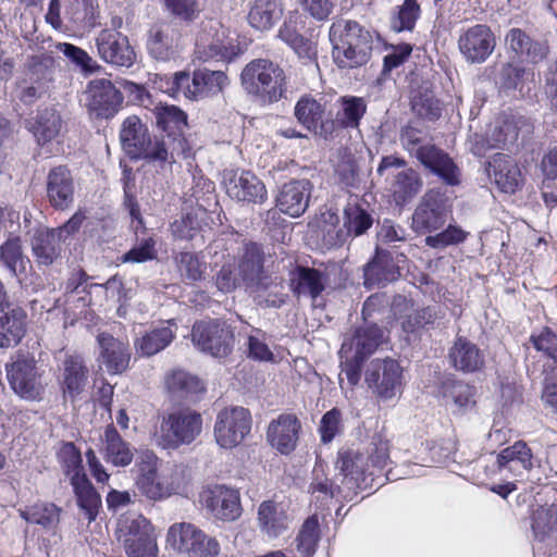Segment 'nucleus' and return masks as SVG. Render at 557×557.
<instances>
[{
	"label": "nucleus",
	"instance_id": "nucleus-1",
	"mask_svg": "<svg viewBox=\"0 0 557 557\" xmlns=\"http://www.w3.org/2000/svg\"><path fill=\"white\" fill-rule=\"evenodd\" d=\"M389 449V441L375 434L366 450L354 446L339 448L336 468L345 479L354 482L356 488L377 490L392 480L391 469H387L392 462Z\"/></svg>",
	"mask_w": 557,
	"mask_h": 557
},
{
	"label": "nucleus",
	"instance_id": "nucleus-2",
	"mask_svg": "<svg viewBox=\"0 0 557 557\" xmlns=\"http://www.w3.org/2000/svg\"><path fill=\"white\" fill-rule=\"evenodd\" d=\"M332 54L339 69H357L366 65L372 51L370 32L352 20L334 21L329 30Z\"/></svg>",
	"mask_w": 557,
	"mask_h": 557
},
{
	"label": "nucleus",
	"instance_id": "nucleus-3",
	"mask_svg": "<svg viewBox=\"0 0 557 557\" xmlns=\"http://www.w3.org/2000/svg\"><path fill=\"white\" fill-rule=\"evenodd\" d=\"M240 84L247 95L263 104H273L285 98L288 78L284 69L270 59L248 62L240 73Z\"/></svg>",
	"mask_w": 557,
	"mask_h": 557
},
{
	"label": "nucleus",
	"instance_id": "nucleus-4",
	"mask_svg": "<svg viewBox=\"0 0 557 557\" xmlns=\"http://www.w3.org/2000/svg\"><path fill=\"white\" fill-rule=\"evenodd\" d=\"M119 138L123 151L131 160L160 164L170 161L169 148L163 137L151 134L148 125L136 114L123 120Z\"/></svg>",
	"mask_w": 557,
	"mask_h": 557
},
{
	"label": "nucleus",
	"instance_id": "nucleus-5",
	"mask_svg": "<svg viewBox=\"0 0 557 557\" xmlns=\"http://www.w3.org/2000/svg\"><path fill=\"white\" fill-rule=\"evenodd\" d=\"M421 129L406 125L400 131L403 147L410 153L414 150L417 160L437 176L446 186L455 187L461 184V170L455 160L444 149L435 144L421 145Z\"/></svg>",
	"mask_w": 557,
	"mask_h": 557
},
{
	"label": "nucleus",
	"instance_id": "nucleus-6",
	"mask_svg": "<svg viewBox=\"0 0 557 557\" xmlns=\"http://www.w3.org/2000/svg\"><path fill=\"white\" fill-rule=\"evenodd\" d=\"M55 60L49 52L30 55L24 64L23 75L15 81V98L30 107L49 94L54 81Z\"/></svg>",
	"mask_w": 557,
	"mask_h": 557
},
{
	"label": "nucleus",
	"instance_id": "nucleus-7",
	"mask_svg": "<svg viewBox=\"0 0 557 557\" xmlns=\"http://www.w3.org/2000/svg\"><path fill=\"white\" fill-rule=\"evenodd\" d=\"M203 419L199 411L190 407L172 410L162 417L158 445L164 449H177L191 444L202 432Z\"/></svg>",
	"mask_w": 557,
	"mask_h": 557
},
{
	"label": "nucleus",
	"instance_id": "nucleus-8",
	"mask_svg": "<svg viewBox=\"0 0 557 557\" xmlns=\"http://www.w3.org/2000/svg\"><path fill=\"white\" fill-rule=\"evenodd\" d=\"M152 114L157 129L162 133L161 137L169 140V163L174 162L175 156L189 158L191 146L186 136L189 128L187 113L175 104L160 102L152 109Z\"/></svg>",
	"mask_w": 557,
	"mask_h": 557
},
{
	"label": "nucleus",
	"instance_id": "nucleus-9",
	"mask_svg": "<svg viewBox=\"0 0 557 557\" xmlns=\"http://www.w3.org/2000/svg\"><path fill=\"white\" fill-rule=\"evenodd\" d=\"M5 372L9 386L20 398L28 401H40L44 398V371L29 352L18 351L5 364Z\"/></svg>",
	"mask_w": 557,
	"mask_h": 557
},
{
	"label": "nucleus",
	"instance_id": "nucleus-10",
	"mask_svg": "<svg viewBox=\"0 0 557 557\" xmlns=\"http://www.w3.org/2000/svg\"><path fill=\"white\" fill-rule=\"evenodd\" d=\"M191 342L202 352L215 358H225L232 354L235 335L232 326L222 319L196 321L191 326Z\"/></svg>",
	"mask_w": 557,
	"mask_h": 557
},
{
	"label": "nucleus",
	"instance_id": "nucleus-11",
	"mask_svg": "<svg viewBox=\"0 0 557 557\" xmlns=\"http://www.w3.org/2000/svg\"><path fill=\"white\" fill-rule=\"evenodd\" d=\"M323 215L324 221L333 226L326 231L324 239L336 248L344 246L350 238L363 235L373 224L371 214L358 203H348L344 208L342 227L336 228L339 223L336 212L329 210Z\"/></svg>",
	"mask_w": 557,
	"mask_h": 557
},
{
	"label": "nucleus",
	"instance_id": "nucleus-12",
	"mask_svg": "<svg viewBox=\"0 0 557 557\" xmlns=\"http://www.w3.org/2000/svg\"><path fill=\"white\" fill-rule=\"evenodd\" d=\"M166 544L188 557H218L220 543L193 523L180 522L169 528Z\"/></svg>",
	"mask_w": 557,
	"mask_h": 557
},
{
	"label": "nucleus",
	"instance_id": "nucleus-13",
	"mask_svg": "<svg viewBox=\"0 0 557 557\" xmlns=\"http://www.w3.org/2000/svg\"><path fill=\"white\" fill-rule=\"evenodd\" d=\"M117 533L128 557H157L154 528L143 515L120 519Z\"/></svg>",
	"mask_w": 557,
	"mask_h": 557
},
{
	"label": "nucleus",
	"instance_id": "nucleus-14",
	"mask_svg": "<svg viewBox=\"0 0 557 557\" xmlns=\"http://www.w3.org/2000/svg\"><path fill=\"white\" fill-rule=\"evenodd\" d=\"M453 205L442 187L429 189L412 215V227L419 234H431L444 226Z\"/></svg>",
	"mask_w": 557,
	"mask_h": 557
},
{
	"label": "nucleus",
	"instance_id": "nucleus-15",
	"mask_svg": "<svg viewBox=\"0 0 557 557\" xmlns=\"http://www.w3.org/2000/svg\"><path fill=\"white\" fill-rule=\"evenodd\" d=\"M294 115L297 122L310 133L323 138L334 134L333 113L324 97L302 95L295 104Z\"/></svg>",
	"mask_w": 557,
	"mask_h": 557
},
{
	"label": "nucleus",
	"instance_id": "nucleus-16",
	"mask_svg": "<svg viewBox=\"0 0 557 557\" xmlns=\"http://www.w3.org/2000/svg\"><path fill=\"white\" fill-rule=\"evenodd\" d=\"M250 411L244 407H230L221 410L214 424V437L222 448L238 446L251 430Z\"/></svg>",
	"mask_w": 557,
	"mask_h": 557
},
{
	"label": "nucleus",
	"instance_id": "nucleus-17",
	"mask_svg": "<svg viewBox=\"0 0 557 557\" xmlns=\"http://www.w3.org/2000/svg\"><path fill=\"white\" fill-rule=\"evenodd\" d=\"M364 380L379 398L392 399L403 389V368L392 358L375 359L367 369Z\"/></svg>",
	"mask_w": 557,
	"mask_h": 557
},
{
	"label": "nucleus",
	"instance_id": "nucleus-18",
	"mask_svg": "<svg viewBox=\"0 0 557 557\" xmlns=\"http://www.w3.org/2000/svg\"><path fill=\"white\" fill-rule=\"evenodd\" d=\"M87 110L98 120H111L123 108L124 96L115 85L106 78L90 81L87 85Z\"/></svg>",
	"mask_w": 557,
	"mask_h": 557
},
{
	"label": "nucleus",
	"instance_id": "nucleus-19",
	"mask_svg": "<svg viewBox=\"0 0 557 557\" xmlns=\"http://www.w3.org/2000/svg\"><path fill=\"white\" fill-rule=\"evenodd\" d=\"M97 362L109 375H121L131 368L132 348L128 339L115 337L109 332L96 336Z\"/></svg>",
	"mask_w": 557,
	"mask_h": 557
},
{
	"label": "nucleus",
	"instance_id": "nucleus-20",
	"mask_svg": "<svg viewBox=\"0 0 557 557\" xmlns=\"http://www.w3.org/2000/svg\"><path fill=\"white\" fill-rule=\"evenodd\" d=\"M59 386L63 398L74 401L85 391L89 369L84 356L79 352H65L58 367Z\"/></svg>",
	"mask_w": 557,
	"mask_h": 557
},
{
	"label": "nucleus",
	"instance_id": "nucleus-21",
	"mask_svg": "<svg viewBox=\"0 0 557 557\" xmlns=\"http://www.w3.org/2000/svg\"><path fill=\"white\" fill-rule=\"evenodd\" d=\"M302 424L294 412L280 413L267 428V441L277 453L284 456L293 454L300 438Z\"/></svg>",
	"mask_w": 557,
	"mask_h": 557
},
{
	"label": "nucleus",
	"instance_id": "nucleus-22",
	"mask_svg": "<svg viewBox=\"0 0 557 557\" xmlns=\"http://www.w3.org/2000/svg\"><path fill=\"white\" fill-rule=\"evenodd\" d=\"M74 175L66 164L52 166L46 177V198L55 211L69 210L75 201Z\"/></svg>",
	"mask_w": 557,
	"mask_h": 557
},
{
	"label": "nucleus",
	"instance_id": "nucleus-23",
	"mask_svg": "<svg viewBox=\"0 0 557 557\" xmlns=\"http://www.w3.org/2000/svg\"><path fill=\"white\" fill-rule=\"evenodd\" d=\"M96 47L99 57L111 65L131 67L136 61V53L128 37L119 30H100L96 37Z\"/></svg>",
	"mask_w": 557,
	"mask_h": 557
},
{
	"label": "nucleus",
	"instance_id": "nucleus-24",
	"mask_svg": "<svg viewBox=\"0 0 557 557\" xmlns=\"http://www.w3.org/2000/svg\"><path fill=\"white\" fill-rule=\"evenodd\" d=\"M496 46V38L491 27L485 24H475L458 38L460 53L468 62L483 63L492 54Z\"/></svg>",
	"mask_w": 557,
	"mask_h": 557
},
{
	"label": "nucleus",
	"instance_id": "nucleus-25",
	"mask_svg": "<svg viewBox=\"0 0 557 557\" xmlns=\"http://www.w3.org/2000/svg\"><path fill=\"white\" fill-rule=\"evenodd\" d=\"M163 389L170 400L196 403L206 393V385L197 375L172 369L163 376Z\"/></svg>",
	"mask_w": 557,
	"mask_h": 557
},
{
	"label": "nucleus",
	"instance_id": "nucleus-26",
	"mask_svg": "<svg viewBox=\"0 0 557 557\" xmlns=\"http://www.w3.org/2000/svg\"><path fill=\"white\" fill-rule=\"evenodd\" d=\"M226 194L238 201L262 203L268 198L264 184L251 171H231L224 176Z\"/></svg>",
	"mask_w": 557,
	"mask_h": 557
},
{
	"label": "nucleus",
	"instance_id": "nucleus-27",
	"mask_svg": "<svg viewBox=\"0 0 557 557\" xmlns=\"http://www.w3.org/2000/svg\"><path fill=\"white\" fill-rule=\"evenodd\" d=\"M206 508L219 520L234 521L242 515L239 493L225 485H214L203 492Z\"/></svg>",
	"mask_w": 557,
	"mask_h": 557
},
{
	"label": "nucleus",
	"instance_id": "nucleus-28",
	"mask_svg": "<svg viewBox=\"0 0 557 557\" xmlns=\"http://www.w3.org/2000/svg\"><path fill=\"white\" fill-rule=\"evenodd\" d=\"M400 269L391 251L376 249L374 256L363 268L366 288L385 287L400 277Z\"/></svg>",
	"mask_w": 557,
	"mask_h": 557
},
{
	"label": "nucleus",
	"instance_id": "nucleus-29",
	"mask_svg": "<svg viewBox=\"0 0 557 557\" xmlns=\"http://www.w3.org/2000/svg\"><path fill=\"white\" fill-rule=\"evenodd\" d=\"M228 84L230 78L224 71L197 69L191 76L189 75L185 98L189 100L211 98L222 94Z\"/></svg>",
	"mask_w": 557,
	"mask_h": 557
},
{
	"label": "nucleus",
	"instance_id": "nucleus-30",
	"mask_svg": "<svg viewBox=\"0 0 557 557\" xmlns=\"http://www.w3.org/2000/svg\"><path fill=\"white\" fill-rule=\"evenodd\" d=\"M312 184L308 180H292L285 183L276 197V207L292 218L302 215L310 201Z\"/></svg>",
	"mask_w": 557,
	"mask_h": 557
},
{
	"label": "nucleus",
	"instance_id": "nucleus-31",
	"mask_svg": "<svg viewBox=\"0 0 557 557\" xmlns=\"http://www.w3.org/2000/svg\"><path fill=\"white\" fill-rule=\"evenodd\" d=\"M450 366L462 373L480 372L485 368V356L476 344L468 337L456 336L448 349Z\"/></svg>",
	"mask_w": 557,
	"mask_h": 557
},
{
	"label": "nucleus",
	"instance_id": "nucleus-32",
	"mask_svg": "<svg viewBox=\"0 0 557 557\" xmlns=\"http://www.w3.org/2000/svg\"><path fill=\"white\" fill-rule=\"evenodd\" d=\"M100 442V453L107 463L125 468L133 462L135 448L123 438L113 423L104 428Z\"/></svg>",
	"mask_w": 557,
	"mask_h": 557
},
{
	"label": "nucleus",
	"instance_id": "nucleus-33",
	"mask_svg": "<svg viewBox=\"0 0 557 557\" xmlns=\"http://www.w3.org/2000/svg\"><path fill=\"white\" fill-rule=\"evenodd\" d=\"M175 319L166 320L162 325L146 331L134 339V348L139 357H152L169 347L176 337Z\"/></svg>",
	"mask_w": 557,
	"mask_h": 557
},
{
	"label": "nucleus",
	"instance_id": "nucleus-34",
	"mask_svg": "<svg viewBox=\"0 0 557 557\" xmlns=\"http://www.w3.org/2000/svg\"><path fill=\"white\" fill-rule=\"evenodd\" d=\"M488 165L492 169L491 175L502 193L512 195L522 188L524 177L515 159L498 152L492 157Z\"/></svg>",
	"mask_w": 557,
	"mask_h": 557
},
{
	"label": "nucleus",
	"instance_id": "nucleus-35",
	"mask_svg": "<svg viewBox=\"0 0 557 557\" xmlns=\"http://www.w3.org/2000/svg\"><path fill=\"white\" fill-rule=\"evenodd\" d=\"M26 312L20 307H11L9 301L0 307L1 348L20 344L26 333Z\"/></svg>",
	"mask_w": 557,
	"mask_h": 557
},
{
	"label": "nucleus",
	"instance_id": "nucleus-36",
	"mask_svg": "<svg viewBox=\"0 0 557 557\" xmlns=\"http://www.w3.org/2000/svg\"><path fill=\"white\" fill-rule=\"evenodd\" d=\"M176 29L168 22L153 24L148 30L147 49L149 54L160 61H169L174 58Z\"/></svg>",
	"mask_w": 557,
	"mask_h": 557
},
{
	"label": "nucleus",
	"instance_id": "nucleus-37",
	"mask_svg": "<svg viewBox=\"0 0 557 557\" xmlns=\"http://www.w3.org/2000/svg\"><path fill=\"white\" fill-rule=\"evenodd\" d=\"M284 0H253L250 3L247 22L258 32L271 30L283 17Z\"/></svg>",
	"mask_w": 557,
	"mask_h": 557
},
{
	"label": "nucleus",
	"instance_id": "nucleus-38",
	"mask_svg": "<svg viewBox=\"0 0 557 557\" xmlns=\"http://www.w3.org/2000/svg\"><path fill=\"white\" fill-rule=\"evenodd\" d=\"M326 274L315 268L297 265L289 280L294 296H309L317 299L325 289Z\"/></svg>",
	"mask_w": 557,
	"mask_h": 557
},
{
	"label": "nucleus",
	"instance_id": "nucleus-39",
	"mask_svg": "<svg viewBox=\"0 0 557 557\" xmlns=\"http://www.w3.org/2000/svg\"><path fill=\"white\" fill-rule=\"evenodd\" d=\"M264 261L265 255L261 244L244 243L237 265L242 280L249 285H258L263 278Z\"/></svg>",
	"mask_w": 557,
	"mask_h": 557
},
{
	"label": "nucleus",
	"instance_id": "nucleus-40",
	"mask_svg": "<svg viewBox=\"0 0 557 557\" xmlns=\"http://www.w3.org/2000/svg\"><path fill=\"white\" fill-rule=\"evenodd\" d=\"M444 313L436 306H423L399 315L400 327L408 335L433 330Z\"/></svg>",
	"mask_w": 557,
	"mask_h": 557
},
{
	"label": "nucleus",
	"instance_id": "nucleus-41",
	"mask_svg": "<svg viewBox=\"0 0 557 557\" xmlns=\"http://www.w3.org/2000/svg\"><path fill=\"white\" fill-rule=\"evenodd\" d=\"M77 506L84 511L89 522L97 519L102 502L101 496L88 479L87 474L75 476L71 483Z\"/></svg>",
	"mask_w": 557,
	"mask_h": 557
},
{
	"label": "nucleus",
	"instance_id": "nucleus-42",
	"mask_svg": "<svg viewBox=\"0 0 557 557\" xmlns=\"http://www.w3.org/2000/svg\"><path fill=\"white\" fill-rule=\"evenodd\" d=\"M32 250L38 264H52L62 251L60 234L57 230L37 231L32 240Z\"/></svg>",
	"mask_w": 557,
	"mask_h": 557
},
{
	"label": "nucleus",
	"instance_id": "nucleus-43",
	"mask_svg": "<svg viewBox=\"0 0 557 557\" xmlns=\"http://www.w3.org/2000/svg\"><path fill=\"white\" fill-rule=\"evenodd\" d=\"M341 109L333 117L334 133L337 129L357 128L367 113V102L362 97L342 96L337 100Z\"/></svg>",
	"mask_w": 557,
	"mask_h": 557
},
{
	"label": "nucleus",
	"instance_id": "nucleus-44",
	"mask_svg": "<svg viewBox=\"0 0 557 557\" xmlns=\"http://www.w3.org/2000/svg\"><path fill=\"white\" fill-rule=\"evenodd\" d=\"M61 511L55 504L44 500L17 509L18 516L27 523L40 525L46 530L57 528Z\"/></svg>",
	"mask_w": 557,
	"mask_h": 557
},
{
	"label": "nucleus",
	"instance_id": "nucleus-45",
	"mask_svg": "<svg viewBox=\"0 0 557 557\" xmlns=\"http://www.w3.org/2000/svg\"><path fill=\"white\" fill-rule=\"evenodd\" d=\"M510 49L519 57H525L532 63H539L547 55V48L534 41L524 30L511 28L506 35Z\"/></svg>",
	"mask_w": 557,
	"mask_h": 557
},
{
	"label": "nucleus",
	"instance_id": "nucleus-46",
	"mask_svg": "<svg viewBox=\"0 0 557 557\" xmlns=\"http://www.w3.org/2000/svg\"><path fill=\"white\" fill-rule=\"evenodd\" d=\"M28 129L34 134L39 145L51 141L60 132L61 117L53 109L38 110L35 117L27 122Z\"/></svg>",
	"mask_w": 557,
	"mask_h": 557
},
{
	"label": "nucleus",
	"instance_id": "nucleus-47",
	"mask_svg": "<svg viewBox=\"0 0 557 557\" xmlns=\"http://www.w3.org/2000/svg\"><path fill=\"white\" fill-rule=\"evenodd\" d=\"M261 530L270 537H276L287 529L286 512L274 500H264L258 509Z\"/></svg>",
	"mask_w": 557,
	"mask_h": 557
},
{
	"label": "nucleus",
	"instance_id": "nucleus-48",
	"mask_svg": "<svg viewBox=\"0 0 557 557\" xmlns=\"http://www.w3.org/2000/svg\"><path fill=\"white\" fill-rule=\"evenodd\" d=\"M423 182L419 173L414 169L408 168L396 175L392 186L393 198L397 205H405L419 194Z\"/></svg>",
	"mask_w": 557,
	"mask_h": 557
},
{
	"label": "nucleus",
	"instance_id": "nucleus-49",
	"mask_svg": "<svg viewBox=\"0 0 557 557\" xmlns=\"http://www.w3.org/2000/svg\"><path fill=\"white\" fill-rule=\"evenodd\" d=\"M531 528L535 539L544 541L557 532V504L540 506L531 516Z\"/></svg>",
	"mask_w": 557,
	"mask_h": 557
},
{
	"label": "nucleus",
	"instance_id": "nucleus-50",
	"mask_svg": "<svg viewBox=\"0 0 557 557\" xmlns=\"http://www.w3.org/2000/svg\"><path fill=\"white\" fill-rule=\"evenodd\" d=\"M384 331L375 323L359 327L355 333V354L369 358L383 343Z\"/></svg>",
	"mask_w": 557,
	"mask_h": 557
},
{
	"label": "nucleus",
	"instance_id": "nucleus-51",
	"mask_svg": "<svg viewBox=\"0 0 557 557\" xmlns=\"http://www.w3.org/2000/svg\"><path fill=\"white\" fill-rule=\"evenodd\" d=\"M198 59L208 61H224L232 62L238 58L243 50L239 45L233 41L215 40L206 47L197 48Z\"/></svg>",
	"mask_w": 557,
	"mask_h": 557
},
{
	"label": "nucleus",
	"instance_id": "nucleus-52",
	"mask_svg": "<svg viewBox=\"0 0 557 557\" xmlns=\"http://www.w3.org/2000/svg\"><path fill=\"white\" fill-rule=\"evenodd\" d=\"M420 15L418 0H404L391 15V27L396 33L412 32Z\"/></svg>",
	"mask_w": 557,
	"mask_h": 557
},
{
	"label": "nucleus",
	"instance_id": "nucleus-53",
	"mask_svg": "<svg viewBox=\"0 0 557 557\" xmlns=\"http://www.w3.org/2000/svg\"><path fill=\"white\" fill-rule=\"evenodd\" d=\"M0 260L13 275L25 272V265L29 261L23 255L22 240L18 236L9 237L0 246Z\"/></svg>",
	"mask_w": 557,
	"mask_h": 557
},
{
	"label": "nucleus",
	"instance_id": "nucleus-54",
	"mask_svg": "<svg viewBox=\"0 0 557 557\" xmlns=\"http://www.w3.org/2000/svg\"><path fill=\"white\" fill-rule=\"evenodd\" d=\"M174 260L183 280L194 283L203 278L207 264L198 253L181 251L175 256Z\"/></svg>",
	"mask_w": 557,
	"mask_h": 557
},
{
	"label": "nucleus",
	"instance_id": "nucleus-55",
	"mask_svg": "<svg viewBox=\"0 0 557 557\" xmlns=\"http://www.w3.org/2000/svg\"><path fill=\"white\" fill-rule=\"evenodd\" d=\"M58 459L61 462L64 473L70 476V483L77 475L86 474L82 453L73 442H63L59 451Z\"/></svg>",
	"mask_w": 557,
	"mask_h": 557
},
{
	"label": "nucleus",
	"instance_id": "nucleus-56",
	"mask_svg": "<svg viewBox=\"0 0 557 557\" xmlns=\"http://www.w3.org/2000/svg\"><path fill=\"white\" fill-rule=\"evenodd\" d=\"M512 461H518L525 470L533 468V454L525 442L518 441L513 445L502 449L497 455V466L499 469L507 468Z\"/></svg>",
	"mask_w": 557,
	"mask_h": 557
},
{
	"label": "nucleus",
	"instance_id": "nucleus-57",
	"mask_svg": "<svg viewBox=\"0 0 557 557\" xmlns=\"http://www.w3.org/2000/svg\"><path fill=\"white\" fill-rule=\"evenodd\" d=\"M520 133V126L513 116H505L494 126L488 144L493 148H503L508 144L517 141Z\"/></svg>",
	"mask_w": 557,
	"mask_h": 557
},
{
	"label": "nucleus",
	"instance_id": "nucleus-58",
	"mask_svg": "<svg viewBox=\"0 0 557 557\" xmlns=\"http://www.w3.org/2000/svg\"><path fill=\"white\" fill-rule=\"evenodd\" d=\"M534 349L557 366V333L550 326H543L539 332H533L529 337Z\"/></svg>",
	"mask_w": 557,
	"mask_h": 557
},
{
	"label": "nucleus",
	"instance_id": "nucleus-59",
	"mask_svg": "<svg viewBox=\"0 0 557 557\" xmlns=\"http://www.w3.org/2000/svg\"><path fill=\"white\" fill-rule=\"evenodd\" d=\"M202 230V219L196 211L186 212L170 224V231L175 239L191 240Z\"/></svg>",
	"mask_w": 557,
	"mask_h": 557
},
{
	"label": "nucleus",
	"instance_id": "nucleus-60",
	"mask_svg": "<svg viewBox=\"0 0 557 557\" xmlns=\"http://www.w3.org/2000/svg\"><path fill=\"white\" fill-rule=\"evenodd\" d=\"M438 389L443 397L453 399L458 407H466L473 397L471 386L454 376L444 379Z\"/></svg>",
	"mask_w": 557,
	"mask_h": 557
},
{
	"label": "nucleus",
	"instance_id": "nucleus-61",
	"mask_svg": "<svg viewBox=\"0 0 557 557\" xmlns=\"http://www.w3.org/2000/svg\"><path fill=\"white\" fill-rule=\"evenodd\" d=\"M319 523L315 517H309L297 535V549L302 557H312L318 544Z\"/></svg>",
	"mask_w": 557,
	"mask_h": 557
},
{
	"label": "nucleus",
	"instance_id": "nucleus-62",
	"mask_svg": "<svg viewBox=\"0 0 557 557\" xmlns=\"http://www.w3.org/2000/svg\"><path fill=\"white\" fill-rule=\"evenodd\" d=\"M165 10L184 23L196 21L201 12L198 0H161Z\"/></svg>",
	"mask_w": 557,
	"mask_h": 557
},
{
	"label": "nucleus",
	"instance_id": "nucleus-63",
	"mask_svg": "<svg viewBox=\"0 0 557 557\" xmlns=\"http://www.w3.org/2000/svg\"><path fill=\"white\" fill-rule=\"evenodd\" d=\"M309 492L315 497V502L320 503V506H326L335 496L341 494L342 488L327 476L319 475L314 471Z\"/></svg>",
	"mask_w": 557,
	"mask_h": 557
},
{
	"label": "nucleus",
	"instance_id": "nucleus-64",
	"mask_svg": "<svg viewBox=\"0 0 557 557\" xmlns=\"http://www.w3.org/2000/svg\"><path fill=\"white\" fill-rule=\"evenodd\" d=\"M468 235L469 233L463 231L459 225L449 224L442 232L426 236L425 244L434 249L446 248L463 243Z\"/></svg>",
	"mask_w": 557,
	"mask_h": 557
}]
</instances>
